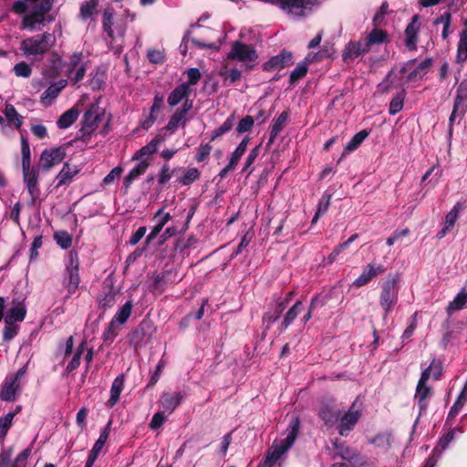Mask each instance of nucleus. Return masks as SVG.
Returning <instances> with one entry per match:
<instances>
[{
  "label": "nucleus",
  "instance_id": "obj_1",
  "mask_svg": "<svg viewBox=\"0 0 467 467\" xmlns=\"http://www.w3.org/2000/svg\"><path fill=\"white\" fill-rule=\"evenodd\" d=\"M300 428V420L296 416H293L289 426L286 437L279 443L274 444L267 451L265 459L263 463L258 467H276V464L282 455L285 453L295 443Z\"/></svg>",
  "mask_w": 467,
  "mask_h": 467
},
{
  "label": "nucleus",
  "instance_id": "obj_2",
  "mask_svg": "<svg viewBox=\"0 0 467 467\" xmlns=\"http://www.w3.org/2000/svg\"><path fill=\"white\" fill-rule=\"evenodd\" d=\"M56 37L48 32L36 35L24 39L20 50L26 56H43L55 45Z\"/></svg>",
  "mask_w": 467,
  "mask_h": 467
},
{
  "label": "nucleus",
  "instance_id": "obj_3",
  "mask_svg": "<svg viewBox=\"0 0 467 467\" xmlns=\"http://www.w3.org/2000/svg\"><path fill=\"white\" fill-rule=\"evenodd\" d=\"M400 276L398 275H389L381 285L379 305L384 314L389 315L398 303Z\"/></svg>",
  "mask_w": 467,
  "mask_h": 467
},
{
  "label": "nucleus",
  "instance_id": "obj_4",
  "mask_svg": "<svg viewBox=\"0 0 467 467\" xmlns=\"http://www.w3.org/2000/svg\"><path fill=\"white\" fill-rule=\"evenodd\" d=\"M105 110L98 103H93L85 111L82 117V128L78 130V138L86 140L99 128L102 121Z\"/></svg>",
  "mask_w": 467,
  "mask_h": 467
},
{
  "label": "nucleus",
  "instance_id": "obj_5",
  "mask_svg": "<svg viewBox=\"0 0 467 467\" xmlns=\"http://www.w3.org/2000/svg\"><path fill=\"white\" fill-rule=\"evenodd\" d=\"M66 274L67 276L63 280V285L67 290V297H69L78 290L80 283L79 259L78 252L75 250L67 253Z\"/></svg>",
  "mask_w": 467,
  "mask_h": 467
},
{
  "label": "nucleus",
  "instance_id": "obj_6",
  "mask_svg": "<svg viewBox=\"0 0 467 467\" xmlns=\"http://www.w3.org/2000/svg\"><path fill=\"white\" fill-rule=\"evenodd\" d=\"M467 112V78L457 87L453 107L449 118L448 133H453V125L456 119H462Z\"/></svg>",
  "mask_w": 467,
  "mask_h": 467
},
{
  "label": "nucleus",
  "instance_id": "obj_7",
  "mask_svg": "<svg viewBox=\"0 0 467 467\" xmlns=\"http://www.w3.org/2000/svg\"><path fill=\"white\" fill-rule=\"evenodd\" d=\"M227 57L244 63L247 68H252L258 59V54L252 45L234 41L232 44V48Z\"/></svg>",
  "mask_w": 467,
  "mask_h": 467
},
{
  "label": "nucleus",
  "instance_id": "obj_8",
  "mask_svg": "<svg viewBox=\"0 0 467 467\" xmlns=\"http://www.w3.org/2000/svg\"><path fill=\"white\" fill-rule=\"evenodd\" d=\"M66 157V146L45 149L39 157L38 167L43 171H48L63 161Z\"/></svg>",
  "mask_w": 467,
  "mask_h": 467
},
{
  "label": "nucleus",
  "instance_id": "obj_9",
  "mask_svg": "<svg viewBox=\"0 0 467 467\" xmlns=\"http://www.w3.org/2000/svg\"><path fill=\"white\" fill-rule=\"evenodd\" d=\"M42 171L38 166L22 167L23 180L27 192L31 196L30 205H35L36 199L40 195L38 186L39 172Z\"/></svg>",
  "mask_w": 467,
  "mask_h": 467
},
{
  "label": "nucleus",
  "instance_id": "obj_10",
  "mask_svg": "<svg viewBox=\"0 0 467 467\" xmlns=\"http://www.w3.org/2000/svg\"><path fill=\"white\" fill-rule=\"evenodd\" d=\"M333 449L337 457L342 460L348 461L351 467H363L366 464V461L361 454L356 451L350 449L345 442H340L336 440L333 442Z\"/></svg>",
  "mask_w": 467,
  "mask_h": 467
},
{
  "label": "nucleus",
  "instance_id": "obj_11",
  "mask_svg": "<svg viewBox=\"0 0 467 467\" xmlns=\"http://www.w3.org/2000/svg\"><path fill=\"white\" fill-rule=\"evenodd\" d=\"M360 417L361 413L356 409V403L354 402L348 410L338 419L337 431L339 435L348 436L349 431L355 428Z\"/></svg>",
  "mask_w": 467,
  "mask_h": 467
},
{
  "label": "nucleus",
  "instance_id": "obj_12",
  "mask_svg": "<svg viewBox=\"0 0 467 467\" xmlns=\"http://www.w3.org/2000/svg\"><path fill=\"white\" fill-rule=\"evenodd\" d=\"M456 431L462 432V427L451 428L447 433L439 439L436 447L432 451V455L426 460L424 467H434L436 464L435 455H440L449 447L455 438Z\"/></svg>",
  "mask_w": 467,
  "mask_h": 467
},
{
  "label": "nucleus",
  "instance_id": "obj_13",
  "mask_svg": "<svg viewBox=\"0 0 467 467\" xmlns=\"http://www.w3.org/2000/svg\"><path fill=\"white\" fill-rule=\"evenodd\" d=\"M293 64V54L291 51L283 49L278 55L272 57L263 64V69L273 71L282 69Z\"/></svg>",
  "mask_w": 467,
  "mask_h": 467
},
{
  "label": "nucleus",
  "instance_id": "obj_14",
  "mask_svg": "<svg viewBox=\"0 0 467 467\" xmlns=\"http://www.w3.org/2000/svg\"><path fill=\"white\" fill-rule=\"evenodd\" d=\"M368 52V48L366 47L364 42L350 40L345 46V48L342 53V60L345 63H349L355 60L359 56L365 55Z\"/></svg>",
  "mask_w": 467,
  "mask_h": 467
},
{
  "label": "nucleus",
  "instance_id": "obj_15",
  "mask_svg": "<svg viewBox=\"0 0 467 467\" xmlns=\"http://www.w3.org/2000/svg\"><path fill=\"white\" fill-rule=\"evenodd\" d=\"M26 316V307L24 300L13 299L12 306L5 317V324L22 322Z\"/></svg>",
  "mask_w": 467,
  "mask_h": 467
},
{
  "label": "nucleus",
  "instance_id": "obj_16",
  "mask_svg": "<svg viewBox=\"0 0 467 467\" xmlns=\"http://www.w3.org/2000/svg\"><path fill=\"white\" fill-rule=\"evenodd\" d=\"M303 310V302L300 300L296 301L295 304L289 307V309L284 315L283 320L277 327V331L279 333L285 332L294 323V321L302 313Z\"/></svg>",
  "mask_w": 467,
  "mask_h": 467
},
{
  "label": "nucleus",
  "instance_id": "obj_17",
  "mask_svg": "<svg viewBox=\"0 0 467 467\" xmlns=\"http://www.w3.org/2000/svg\"><path fill=\"white\" fill-rule=\"evenodd\" d=\"M419 29V16L414 15L405 29V46L409 50L417 49Z\"/></svg>",
  "mask_w": 467,
  "mask_h": 467
},
{
  "label": "nucleus",
  "instance_id": "obj_18",
  "mask_svg": "<svg viewBox=\"0 0 467 467\" xmlns=\"http://www.w3.org/2000/svg\"><path fill=\"white\" fill-rule=\"evenodd\" d=\"M183 398L184 395L182 392H163L160 402L164 410L172 412L181 405Z\"/></svg>",
  "mask_w": 467,
  "mask_h": 467
},
{
  "label": "nucleus",
  "instance_id": "obj_19",
  "mask_svg": "<svg viewBox=\"0 0 467 467\" xmlns=\"http://www.w3.org/2000/svg\"><path fill=\"white\" fill-rule=\"evenodd\" d=\"M288 116V110H285L276 119H274V123L270 129L269 139L266 143L267 148H269L275 142L280 131L283 130V129L286 126Z\"/></svg>",
  "mask_w": 467,
  "mask_h": 467
},
{
  "label": "nucleus",
  "instance_id": "obj_20",
  "mask_svg": "<svg viewBox=\"0 0 467 467\" xmlns=\"http://www.w3.org/2000/svg\"><path fill=\"white\" fill-rule=\"evenodd\" d=\"M149 166L150 161L148 160H143L130 171V172L125 176L123 180V188L125 189L126 192L130 189L133 181L140 175L144 174Z\"/></svg>",
  "mask_w": 467,
  "mask_h": 467
},
{
  "label": "nucleus",
  "instance_id": "obj_21",
  "mask_svg": "<svg viewBox=\"0 0 467 467\" xmlns=\"http://www.w3.org/2000/svg\"><path fill=\"white\" fill-rule=\"evenodd\" d=\"M19 388V383H16L14 380L6 377L1 386L0 400L8 402L14 401Z\"/></svg>",
  "mask_w": 467,
  "mask_h": 467
},
{
  "label": "nucleus",
  "instance_id": "obj_22",
  "mask_svg": "<svg viewBox=\"0 0 467 467\" xmlns=\"http://www.w3.org/2000/svg\"><path fill=\"white\" fill-rule=\"evenodd\" d=\"M191 88L188 84L178 85L168 96L167 102L171 107L180 104L186 97H190Z\"/></svg>",
  "mask_w": 467,
  "mask_h": 467
},
{
  "label": "nucleus",
  "instance_id": "obj_23",
  "mask_svg": "<svg viewBox=\"0 0 467 467\" xmlns=\"http://www.w3.org/2000/svg\"><path fill=\"white\" fill-rule=\"evenodd\" d=\"M124 386V375L120 374L112 382L110 388V397L106 402L108 408H113L119 400L120 394Z\"/></svg>",
  "mask_w": 467,
  "mask_h": 467
},
{
  "label": "nucleus",
  "instance_id": "obj_24",
  "mask_svg": "<svg viewBox=\"0 0 467 467\" xmlns=\"http://www.w3.org/2000/svg\"><path fill=\"white\" fill-rule=\"evenodd\" d=\"M78 170L72 169L68 162H65L61 171L56 177L57 184L56 188H59L64 185H68L72 182L75 175H77Z\"/></svg>",
  "mask_w": 467,
  "mask_h": 467
},
{
  "label": "nucleus",
  "instance_id": "obj_25",
  "mask_svg": "<svg viewBox=\"0 0 467 467\" xmlns=\"http://www.w3.org/2000/svg\"><path fill=\"white\" fill-rule=\"evenodd\" d=\"M341 411L328 404L322 405L318 412L319 418L327 427H332L339 419Z\"/></svg>",
  "mask_w": 467,
  "mask_h": 467
},
{
  "label": "nucleus",
  "instance_id": "obj_26",
  "mask_svg": "<svg viewBox=\"0 0 467 467\" xmlns=\"http://www.w3.org/2000/svg\"><path fill=\"white\" fill-rule=\"evenodd\" d=\"M388 37V34L386 31L379 28L372 29L369 34L365 37L364 43L366 47L368 48V51L373 45H380L383 44Z\"/></svg>",
  "mask_w": 467,
  "mask_h": 467
},
{
  "label": "nucleus",
  "instance_id": "obj_27",
  "mask_svg": "<svg viewBox=\"0 0 467 467\" xmlns=\"http://www.w3.org/2000/svg\"><path fill=\"white\" fill-rule=\"evenodd\" d=\"M4 114L9 125H13L16 129H20L23 125V118L18 114L14 105L5 103Z\"/></svg>",
  "mask_w": 467,
  "mask_h": 467
},
{
  "label": "nucleus",
  "instance_id": "obj_28",
  "mask_svg": "<svg viewBox=\"0 0 467 467\" xmlns=\"http://www.w3.org/2000/svg\"><path fill=\"white\" fill-rule=\"evenodd\" d=\"M45 22L46 18H41L34 12H30L29 14H26L23 16L20 25V29H27L33 31L36 29V25H44Z\"/></svg>",
  "mask_w": 467,
  "mask_h": 467
},
{
  "label": "nucleus",
  "instance_id": "obj_29",
  "mask_svg": "<svg viewBox=\"0 0 467 467\" xmlns=\"http://www.w3.org/2000/svg\"><path fill=\"white\" fill-rule=\"evenodd\" d=\"M79 111L76 108H71L65 111L57 119V126L59 129L69 128L78 118Z\"/></svg>",
  "mask_w": 467,
  "mask_h": 467
},
{
  "label": "nucleus",
  "instance_id": "obj_30",
  "mask_svg": "<svg viewBox=\"0 0 467 467\" xmlns=\"http://www.w3.org/2000/svg\"><path fill=\"white\" fill-rule=\"evenodd\" d=\"M99 0L84 1L79 8V18L83 21L98 13Z\"/></svg>",
  "mask_w": 467,
  "mask_h": 467
},
{
  "label": "nucleus",
  "instance_id": "obj_31",
  "mask_svg": "<svg viewBox=\"0 0 467 467\" xmlns=\"http://www.w3.org/2000/svg\"><path fill=\"white\" fill-rule=\"evenodd\" d=\"M369 135V132L367 130H362L359 132L356 133L352 139L349 140V142L346 145L343 156L347 155L348 153L356 150L365 140L366 138Z\"/></svg>",
  "mask_w": 467,
  "mask_h": 467
},
{
  "label": "nucleus",
  "instance_id": "obj_32",
  "mask_svg": "<svg viewBox=\"0 0 467 467\" xmlns=\"http://www.w3.org/2000/svg\"><path fill=\"white\" fill-rule=\"evenodd\" d=\"M431 389L427 385L417 384L415 400L418 401L420 412L427 409L426 399L431 395Z\"/></svg>",
  "mask_w": 467,
  "mask_h": 467
},
{
  "label": "nucleus",
  "instance_id": "obj_33",
  "mask_svg": "<svg viewBox=\"0 0 467 467\" xmlns=\"http://www.w3.org/2000/svg\"><path fill=\"white\" fill-rule=\"evenodd\" d=\"M133 307V304L131 300H128L115 314L113 318L114 322L118 323L119 325H123L127 322L129 317H130L131 310Z\"/></svg>",
  "mask_w": 467,
  "mask_h": 467
},
{
  "label": "nucleus",
  "instance_id": "obj_34",
  "mask_svg": "<svg viewBox=\"0 0 467 467\" xmlns=\"http://www.w3.org/2000/svg\"><path fill=\"white\" fill-rule=\"evenodd\" d=\"M235 124V115L234 113L231 114L224 122L215 129L211 136V140H215L217 138L224 135L225 133L229 132L233 127Z\"/></svg>",
  "mask_w": 467,
  "mask_h": 467
},
{
  "label": "nucleus",
  "instance_id": "obj_35",
  "mask_svg": "<svg viewBox=\"0 0 467 467\" xmlns=\"http://www.w3.org/2000/svg\"><path fill=\"white\" fill-rule=\"evenodd\" d=\"M406 97V90L402 88L391 99L389 107V112L390 115H396L402 110L404 106V100Z\"/></svg>",
  "mask_w": 467,
  "mask_h": 467
},
{
  "label": "nucleus",
  "instance_id": "obj_36",
  "mask_svg": "<svg viewBox=\"0 0 467 467\" xmlns=\"http://www.w3.org/2000/svg\"><path fill=\"white\" fill-rule=\"evenodd\" d=\"M83 53L82 52H74L70 57L68 61L66 63V75L67 78H71V76L74 74L75 70L81 66V64H84L82 62L83 60Z\"/></svg>",
  "mask_w": 467,
  "mask_h": 467
},
{
  "label": "nucleus",
  "instance_id": "obj_37",
  "mask_svg": "<svg viewBox=\"0 0 467 467\" xmlns=\"http://www.w3.org/2000/svg\"><path fill=\"white\" fill-rule=\"evenodd\" d=\"M467 307V298L464 292H460L456 295L454 299L449 303L446 311L451 315L453 311H459Z\"/></svg>",
  "mask_w": 467,
  "mask_h": 467
},
{
  "label": "nucleus",
  "instance_id": "obj_38",
  "mask_svg": "<svg viewBox=\"0 0 467 467\" xmlns=\"http://www.w3.org/2000/svg\"><path fill=\"white\" fill-rule=\"evenodd\" d=\"M186 122V116L176 109L175 112L171 116L165 129L171 132H174L181 123L182 127H185Z\"/></svg>",
  "mask_w": 467,
  "mask_h": 467
},
{
  "label": "nucleus",
  "instance_id": "obj_39",
  "mask_svg": "<svg viewBox=\"0 0 467 467\" xmlns=\"http://www.w3.org/2000/svg\"><path fill=\"white\" fill-rule=\"evenodd\" d=\"M201 172L197 168H189L184 174L178 179L180 184L189 186L200 179Z\"/></svg>",
  "mask_w": 467,
  "mask_h": 467
},
{
  "label": "nucleus",
  "instance_id": "obj_40",
  "mask_svg": "<svg viewBox=\"0 0 467 467\" xmlns=\"http://www.w3.org/2000/svg\"><path fill=\"white\" fill-rule=\"evenodd\" d=\"M51 67L45 71V75L49 78H57L59 74L62 59L57 52H52L50 57Z\"/></svg>",
  "mask_w": 467,
  "mask_h": 467
},
{
  "label": "nucleus",
  "instance_id": "obj_41",
  "mask_svg": "<svg viewBox=\"0 0 467 467\" xmlns=\"http://www.w3.org/2000/svg\"><path fill=\"white\" fill-rule=\"evenodd\" d=\"M21 166L22 167H29L31 166V150L28 140L24 135H21Z\"/></svg>",
  "mask_w": 467,
  "mask_h": 467
},
{
  "label": "nucleus",
  "instance_id": "obj_42",
  "mask_svg": "<svg viewBox=\"0 0 467 467\" xmlns=\"http://www.w3.org/2000/svg\"><path fill=\"white\" fill-rule=\"evenodd\" d=\"M467 60V36L460 35L457 45L456 62L462 64Z\"/></svg>",
  "mask_w": 467,
  "mask_h": 467
},
{
  "label": "nucleus",
  "instance_id": "obj_43",
  "mask_svg": "<svg viewBox=\"0 0 467 467\" xmlns=\"http://www.w3.org/2000/svg\"><path fill=\"white\" fill-rule=\"evenodd\" d=\"M375 277V272L372 267L368 265L363 270L362 274L355 279L353 285L356 287H361L366 285L372 278Z\"/></svg>",
  "mask_w": 467,
  "mask_h": 467
},
{
  "label": "nucleus",
  "instance_id": "obj_44",
  "mask_svg": "<svg viewBox=\"0 0 467 467\" xmlns=\"http://www.w3.org/2000/svg\"><path fill=\"white\" fill-rule=\"evenodd\" d=\"M308 71V67L306 63H299L297 66L292 70L289 77L290 85L296 84L299 79L304 78Z\"/></svg>",
  "mask_w": 467,
  "mask_h": 467
},
{
  "label": "nucleus",
  "instance_id": "obj_45",
  "mask_svg": "<svg viewBox=\"0 0 467 467\" xmlns=\"http://www.w3.org/2000/svg\"><path fill=\"white\" fill-rule=\"evenodd\" d=\"M330 199H331L330 194H328V195L324 194L320 198V200L318 202L317 209L315 215L312 219V223H315L321 215H323L327 213V211L328 210L329 204H330Z\"/></svg>",
  "mask_w": 467,
  "mask_h": 467
},
{
  "label": "nucleus",
  "instance_id": "obj_46",
  "mask_svg": "<svg viewBox=\"0 0 467 467\" xmlns=\"http://www.w3.org/2000/svg\"><path fill=\"white\" fill-rule=\"evenodd\" d=\"M358 238V234H352L347 241L339 244L337 246L334 248V250L331 252V254L327 257V264H332L337 257V255L346 248L348 247V245Z\"/></svg>",
  "mask_w": 467,
  "mask_h": 467
},
{
  "label": "nucleus",
  "instance_id": "obj_47",
  "mask_svg": "<svg viewBox=\"0 0 467 467\" xmlns=\"http://www.w3.org/2000/svg\"><path fill=\"white\" fill-rule=\"evenodd\" d=\"M54 239L62 249H67L72 245V236L67 231L56 232Z\"/></svg>",
  "mask_w": 467,
  "mask_h": 467
},
{
  "label": "nucleus",
  "instance_id": "obj_48",
  "mask_svg": "<svg viewBox=\"0 0 467 467\" xmlns=\"http://www.w3.org/2000/svg\"><path fill=\"white\" fill-rule=\"evenodd\" d=\"M54 0H41L40 3L36 4L33 6L31 12H34L41 18H46V14H47L53 6Z\"/></svg>",
  "mask_w": 467,
  "mask_h": 467
},
{
  "label": "nucleus",
  "instance_id": "obj_49",
  "mask_svg": "<svg viewBox=\"0 0 467 467\" xmlns=\"http://www.w3.org/2000/svg\"><path fill=\"white\" fill-rule=\"evenodd\" d=\"M118 323L111 320L109 326L105 328L102 338L105 343H112L119 334Z\"/></svg>",
  "mask_w": 467,
  "mask_h": 467
},
{
  "label": "nucleus",
  "instance_id": "obj_50",
  "mask_svg": "<svg viewBox=\"0 0 467 467\" xmlns=\"http://www.w3.org/2000/svg\"><path fill=\"white\" fill-rule=\"evenodd\" d=\"M220 75L223 78L224 85L230 86L241 78L242 72H241V70L234 67L230 70L221 72Z\"/></svg>",
  "mask_w": 467,
  "mask_h": 467
},
{
  "label": "nucleus",
  "instance_id": "obj_51",
  "mask_svg": "<svg viewBox=\"0 0 467 467\" xmlns=\"http://www.w3.org/2000/svg\"><path fill=\"white\" fill-rule=\"evenodd\" d=\"M113 19V14L110 10L106 9L103 12V21H102V27L103 30L107 33L108 36L113 39L114 37V32L112 29V22Z\"/></svg>",
  "mask_w": 467,
  "mask_h": 467
},
{
  "label": "nucleus",
  "instance_id": "obj_52",
  "mask_svg": "<svg viewBox=\"0 0 467 467\" xmlns=\"http://www.w3.org/2000/svg\"><path fill=\"white\" fill-rule=\"evenodd\" d=\"M13 420V413H6L5 416L0 417V439L4 440L6 437L7 432L12 426Z\"/></svg>",
  "mask_w": 467,
  "mask_h": 467
},
{
  "label": "nucleus",
  "instance_id": "obj_53",
  "mask_svg": "<svg viewBox=\"0 0 467 467\" xmlns=\"http://www.w3.org/2000/svg\"><path fill=\"white\" fill-rule=\"evenodd\" d=\"M461 209H462V205L459 202L456 203L452 207V209L446 214L444 225L452 229L457 219H458L459 213H460Z\"/></svg>",
  "mask_w": 467,
  "mask_h": 467
},
{
  "label": "nucleus",
  "instance_id": "obj_54",
  "mask_svg": "<svg viewBox=\"0 0 467 467\" xmlns=\"http://www.w3.org/2000/svg\"><path fill=\"white\" fill-rule=\"evenodd\" d=\"M166 363L163 359H160L155 371L151 374L150 379L146 386L147 389L153 388L157 382L159 381L161 375L162 373V370L165 367Z\"/></svg>",
  "mask_w": 467,
  "mask_h": 467
},
{
  "label": "nucleus",
  "instance_id": "obj_55",
  "mask_svg": "<svg viewBox=\"0 0 467 467\" xmlns=\"http://www.w3.org/2000/svg\"><path fill=\"white\" fill-rule=\"evenodd\" d=\"M254 119L252 116H245L237 124L236 131L239 134L250 131L254 126Z\"/></svg>",
  "mask_w": 467,
  "mask_h": 467
},
{
  "label": "nucleus",
  "instance_id": "obj_56",
  "mask_svg": "<svg viewBox=\"0 0 467 467\" xmlns=\"http://www.w3.org/2000/svg\"><path fill=\"white\" fill-rule=\"evenodd\" d=\"M174 171L175 170L170 169V165L168 163H164L161 166L159 175H158L159 184L163 185L166 182H168L171 180V178L172 177Z\"/></svg>",
  "mask_w": 467,
  "mask_h": 467
},
{
  "label": "nucleus",
  "instance_id": "obj_57",
  "mask_svg": "<svg viewBox=\"0 0 467 467\" xmlns=\"http://www.w3.org/2000/svg\"><path fill=\"white\" fill-rule=\"evenodd\" d=\"M147 58L152 64H163L165 61V54L160 49H149Z\"/></svg>",
  "mask_w": 467,
  "mask_h": 467
},
{
  "label": "nucleus",
  "instance_id": "obj_58",
  "mask_svg": "<svg viewBox=\"0 0 467 467\" xmlns=\"http://www.w3.org/2000/svg\"><path fill=\"white\" fill-rule=\"evenodd\" d=\"M19 331V327L16 325L15 323H11L10 325L5 326L3 329V339L4 341H11Z\"/></svg>",
  "mask_w": 467,
  "mask_h": 467
},
{
  "label": "nucleus",
  "instance_id": "obj_59",
  "mask_svg": "<svg viewBox=\"0 0 467 467\" xmlns=\"http://www.w3.org/2000/svg\"><path fill=\"white\" fill-rule=\"evenodd\" d=\"M14 72L16 77L28 78L32 73V69L27 63L22 61L15 65Z\"/></svg>",
  "mask_w": 467,
  "mask_h": 467
},
{
  "label": "nucleus",
  "instance_id": "obj_60",
  "mask_svg": "<svg viewBox=\"0 0 467 467\" xmlns=\"http://www.w3.org/2000/svg\"><path fill=\"white\" fill-rule=\"evenodd\" d=\"M212 149L213 147L209 143H201L197 150V154L195 156L196 161L202 162L205 161L209 157Z\"/></svg>",
  "mask_w": 467,
  "mask_h": 467
},
{
  "label": "nucleus",
  "instance_id": "obj_61",
  "mask_svg": "<svg viewBox=\"0 0 467 467\" xmlns=\"http://www.w3.org/2000/svg\"><path fill=\"white\" fill-rule=\"evenodd\" d=\"M187 77H188V81L183 82L182 84H188V87L191 88V86H194L199 82L202 75L198 68L191 67L187 70Z\"/></svg>",
  "mask_w": 467,
  "mask_h": 467
},
{
  "label": "nucleus",
  "instance_id": "obj_62",
  "mask_svg": "<svg viewBox=\"0 0 467 467\" xmlns=\"http://www.w3.org/2000/svg\"><path fill=\"white\" fill-rule=\"evenodd\" d=\"M165 421V415L163 411L156 412L149 424L150 428L153 431L158 430Z\"/></svg>",
  "mask_w": 467,
  "mask_h": 467
},
{
  "label": "nucleus",
  "instance_id": "obj_63",
  "mask_svg": "<svg viewBox=\"0 0 467 467\" xmlns=\"http://www.w3.org/2000/svg\"><path fill=\"white\" fill-rule=\"evenodd\" d=\"M115 303V294L111 291L99 299V305L102 308L111 307Z\"/></svg>",
  "mask_w": 467,
  "mask_h": 467
},
{
  "label": "nucleus",
  "instance_id": "obj_64",
  "mask_svg": "<svg viewBox=\"0 0 467 467\" xmlns=\"http://www.w3.org/2000/svg\"><path fill=\"white\" fill-rule=\"evenodd\" d=\"M286 307L284 306V304L280 303L275 297L273 296L272 302L268 306V309L273 311V314L277 317L279 319L281 317V314L284 312V310Z\"/></svg>",
  "mask_w": 467,
  "mask_h": 467
}]
</instances>
